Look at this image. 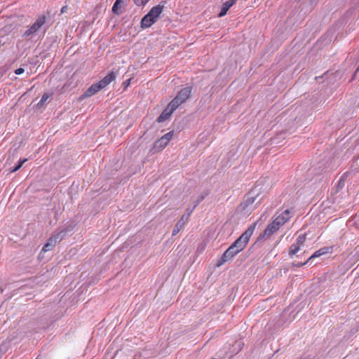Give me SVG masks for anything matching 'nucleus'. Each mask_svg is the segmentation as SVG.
Listing matches in <instances>:
<instances>
[{
	"label": "nucleus",
	"instance_id": "12",
	"mask_svg": "<svg viewBox=\"0 0 359 359\" xmlns=\"http://www.w3.org/2000/svg\"><path fill=\"white\" fill-rule=\"evenodd\" d=\"M188 220L185 219V215H182L180 219L177 222V223L174 226L172 230V235H177L184 227V224L187 222Z\"/></svg>",
	"mask_w": 359,
	"mask_h": 359
},
{
	"label": "nucleus",
	"instance_id": "6",
	"mask_svg": "<svg viewBox=\"0 0 359 359\" xmlns=\"http://www.w3.org/2000/svg\"><path fill=\"white\" fill-rule=\"evenodd\" d=\"M332 250H333V246H327V247L322 248L319 249L318 250L316 251L311 257H309L307 259V262H310L311 263L312 260L314 258L319 257L321 255H325L327 253H331L332 252Z\"/></svg>",
	"mask_w": 359,
	"mask_h": 359
},
{
	"label": "nucleus",
	"instance_id": "24",
	"mask_svg": "<svg viewBox=\"0 0 359 359\" xmlns=\"http://www.w3.org/2000/svg\"><path fill=\"white\" fill-rule=\"evenodd\" d=\"M119 4H117V2H116V1L114 4L113 7H112V11H113L114 13L119 14V13H121V12L118 11Z\"/></svg>",
	"mask_w": 359,
	"mask_h": 359
},
{
	"label": "nucleus",
	"instance_id": "21",
	"mask_svg": "<svg viewBox=\"0 0 359 359\" xmlns=\"http://www.w3.org/2000/svg\"><path fill=\"white\" fill-rule=\"evenodd\" d=\"M50 94L44 93L42 95V97H41V100L37 104V106L38 107H42L43 105V104L46 102V100L50 97Z\"/></svg>",
	"mask_w": 359,
	"mask_h": 359
},
{
	"label": "nucleus",
	"instance_id": "7",
	"mask_svg": "<svg viewBox=\"0 0 359 359\" xmlns=\"http://www.w3.org/2000/svg\"><path fill=\"white\" fill-rule=\"evenodd\" d=\"M101 89H102V88L101 87L99 82L97 83L93 84L91 86H90L86 90L85 93L83 95V97H91L93 95H95L96 93H97L99 90H100Z\"/></svg>",
	"mask_w": 359,
	"mask_h": 359
},
{
	"label": "nucleus",
	"instance_id": "27",
	"mask_svg": "<svg viewBox=\"0 0 359 359\" xmlns=\"http://www.w3.org/2000/svg\"><path fill=\"white\" fill-rule=\"evenodd\" d=\"M25 72V69L23 68H18L15 71V73L18 75H20L22 74Z\"/></svg>",
	"mask_w": 359,
	"mask_h": 359
},
{
	"label": "nucleus",
	"instance_id": "18",
	"mask_svg": "<svg viewBox=\"0 0 359 359\" xmlns=\"http://www.w3.org/2000/svg\"><path fill=\"white\" fill-rule=\"evenodd\" d=\"M273 222L277 225L278 226L280 227L283 226L285 223L287 222V218L285 219L283 216H278L276 219L273 220Z\"/></svg>",
	"mask_w": 359,
	"mask_h": 359
},
{
	"label": "nucleus",
	"instance_id": "29",
	"mask_svg": "<svg viewBox=\"0 0 359 359\" xmlns=\"http://www.w3.org/2000/svg\"><path fill=\"white\" fill-rule=\"evenodd\" d=\"M187 211V215H185V219H186V220H188L189 216L192 213L193 209H191V210L188 209Z\"/></svg>",
	"mask_w": 359,
	"mask_h": 359
},
{
	"label": "nucleus",
	"instance_id": "23",
	"mask_svg": "<svg viewBox=\"0 0 359 359\" xmlns=\"http://www.w3.org/2000/svg\"><path fill=\"white\" fill-rule=\"evenodd\" d=\"M149 0H133L135 5L138 6H144Z\"/></svg>",
	"mask_w": 359,
	"mask_h": 359
},
{
	"label": "nucleus",
	"instance_id": "32",
	"mask_svg": "<svg viewBox=\"0 0 359 359\" xmlns=\"http://www.w3.org/2000/svg\"><path fill=\"white\" fill-rule=\"evenodd\" d=\"M4 44V42L2 41V39H0V48Z\"/></svg>",
	"mask_w": 359,
	"mask_h": 359
},
{
	"label": "nucleus",
	"instance_id": "30",
	"mask_svg": "<svg viewBox=\"0 0 359 359\" xmlns=\"http://www.w3.org/2000/svg\"><path fill=\"white\" fill-rule=\"evenodd\" d=\"M68 10V7L67 6H64L62 8H61V11H60V13H65L67 12V11Z\"/></svg>",
	"mask_w": 359,
	"mask_h": 359
},
{
	"label": "nucleus",
	"instance_id": "19",
	"mask_svg": "<svg viewBox=\"0 0 359 359\" xmlns=\"http://www.w3.org/2000/svg\"><path fill=\"white\" fill-rule=\"evenodd\" d=\"M27 161V158L20 159L18 165H15L14 168L10 169V172H14L18 170Z\"/></svg>",
	"mask_w": 359,
	"mask_h": 359
},
{
	"label": "nucleus",
	"instance_id": "17",
	"mask_svg": "<svg viewBox=\"0 0 359 359\" xmlns=\"http://www.w3.org/2000/svg\"><path fill=\"white\" fill-rule=\"evenodd\" d=\"M300 250V246L297 245L295 243L292 244L290 248V250H289V255L290 257H292L293 255H294L296 253H297Z\"/></svg>",
	"mask_w": 359,
	"mask_h": 359
},
{
	"label": "nucleus",
	"instance_id": "2",
	"mask_svg": "<svg viewBox=\"0 0 359 359\" xmlns=\"http://www.w3.org/2000/svg\"><path fill=\"white\" fill-rule=\"evenodd\" d=\"M258 195V194L255 193L254 189L251 190L248 193L245 201L241 203L239 209L244 212L245 214L251 213L261 203V201L259 200L256 202L255 205H253L255 203Z\"/></svg>",
	"mask_w": 359,
	"mask_h": 359
},
{
	"label": "nucleus",
	"instance_id": "33",
	"mask_svg": "<svg viewBox=\"0 0 359 359\" xmlns=\"http://www.w3.org/2000/svg\"><path fill=\"white\" fill-rule=\"evenodd\" d=\"M302 359H313V358L311 357V355H308Z\"/></svg>",
	"mask_w": 359,
	"mask_h": 359
},
{
	"label": "nucleus",
	"instance_id": "4",
	"mask_svg": "<svg viewBox=\"0 0 359 359\" xmlns=\"http://www.w3.org/2000/svg\"><path fill=\"white\" fill-rule=\"evenodd\" d=\"M46 22V16L41 15L39 16L36 22L27 29L26 30L24 34V37H28L34 34L35 32H36L41 27L44 25Z\"/></svg>",
	"mask_w": 359,
	"mask_h": 359
},
{
	"label": "nucleus",
	"instance_id": "26",
	"mask_svg": "<svg viewBox=\"0 0 359 359\" xmlns=\"http://www.w3.org/2000/svg\"><path fill=\"white\" fill-rule=\"evenodd\" d=\"M309 262H307V259H306L305 262H293L292 263V265L293 266H295V267H301V266H302L305 265L306 264H307V263H309Z\"/></svg>",
	"mask_w": 359,
	"mask_h": 359
},
{
	"label": "nucleus",
	"instance_id": "3",
	"mask_svg": "<svg viewBox=\"0 0 359 359\" xmlns=\"http://www.w3.org/2000/svg\"><path fill=\"white\" fill-rule=\"evenodd\" d=\"M65 235V231H62L52 235L47 241V243L43 245L42 251L46 252L52 250L58 241H60Z\"/></svg>",
	"mask_w": 359,
	"mask_h": 359
},
{
	"label": "nucleus",
	"instance_id": "28",
	"mask_svg": "<svg viewBox=\"0 0 359 359\" xmlns=\"http://www.w3.org/2000/svg\"><path fill=\"white\" fill-rule=\"evenodd\" d=\"M204 198L205 197L203 196H200V198L198 199L196 204L194 205L193 209L195 208L199 204V203L202 201Z\"/></svg>",
	"mask_w": 359,
	"mask_h": 359
},
{
	"label": "nucleus",
	"instance_id": "9",
	"mask_svg": "<svg viewBox=\"0 0 359 359\" xmlns=\"http://www.w3.org/2000/svg\"><path fill=\"white\" fill-rule=\"evenodd\" d=\"M116 79V74L114 72H109L106 76H104L102 80L99 81L101 87L102 88H105L107 85H109L111 81H113Z\"/></svg>",
	"mask_w": 359,
	"mask_h": 359
},
{
	"label": "nucleus",
	"instance_id": "5",
	"mask_svg": "<svg viewBox=\"0 0 359 359\" xmlns=\"http://www.w3.org/2000/svg\"><path fill=\"white\" fill-rule=\"evenodd\" d=\"M279 229L280 227L276 225V224L272 221V222L267 225L263 233L260 235V237L267 238L276 232Z\"/></svg>",
	"mask_w": 359,
	"mask_h": 359
},
{
	"label": "nucleus",
	"instance_id": "34",
	"mask_svg": "<svg viewBox=\"0 0 359 359\" xmlns=\"http://www.w3.org/2000/svg\"><path fill=\"white\" fill-rule=\"evenodd\" d=\"M122 0H116V2H117V4H121Z\"/></svg>",
	"mask_w": 359,
	"mask_h": 359
},
{
	"label": "nucleus",
	"instance_id": "25",
	"mask_svg": "<svg viewBox=\"0 0 359 359\" xmlns=\"http://www.w3.org/2000/svg\"><path fill=\"white\" fill-rule=\"evenodd\" d=\"M172 132H169L162 137L166 140L167 142H169L171 138L172 137Z\"/></svg>",
	"mask_w": 359,
	"mask_h": 359
},
{
	"label": "nucleus",
	"instance_id": "31",
	"mask_svg": "<svg viewBox=\"0 0 359 359\" xmlns=\"http://www.w3.org/2000/svg\"><path fill=\"white\" fill-rule=\"evenodd\" d=\"M130 79H128L127 81L123 82V84L125 85L126 87H127L130 84Z\"/></svg>",
	"mask_w": 359,
	"mask_h": 359
},
{
	"label": "nucleus",
	"instance_id": "10",
	"mask_svg": "<svg viewBox=\"0 0 359 359\" xmlns=\"http://www.w3.org/2000/svg\"><path fill=\"white\" fill-rule=\"evenodd\" d=\"M156 22V20L147 13L142 18L141 20V27L142 29L150 27Z\"/></svg>",
	"mask_w": 359,
	"mask_h": 359
},
{
	"label": "nucleus",
	"instance_id": "16",
	"mask_svg": "<svg viewBox=\"0 0 359 359\" xmlns=\"http://www.w3.org/2000/svg\"><path fill=\"white\" fill-rule=\"evenodd\" d=\"M182 104V101L179 100L176 97L168 104V107L173 111L176 110L180 105Z\"/></svg>",
	"mask_w": 359,
	"mask_h": 359
},
{
	"label": "nucleus",
	"instance_id": "1",
	"mask_svg": "<svg viewBox=\"0 0 359 359\" xmlns=\"http://www.w3.org/2000/svg\"><path fill=\"white\" fill-rule=\"evenodd\" d=\"M256 223L250 225L247 230L224 252L217 264L219 267L226 262L231 259L238 253L242 251L247 245L250 236L255 229Z\"/></svg>",
	"mask_w": 359,
	"mask_h": 359
},
{
	"label": "nucleus",
	"instance_id": "14",
	"mask_svg": "<svg viewBox=\"0 0 359 359\" xmlns=\"http://www.w3.org/2000/svg\"><path fill=\"white\" fill-rule=\"evenodd\" d=\"M236 0H229L223 4L222 9L219 13V17L225 15L229 9L236 3Z\"/></svg>",
	"mask_w": 359,
	"mask_h": 359
},
{
	"label": "nucleus",
	"instance_id": "22",
	"mask_svg": "<svg viewBox=\"0 0 359 359\" xmlns=\"http://www.w3.org/2000/svg\"><path fill=\"white\" fill-rule=\"evenodd\" d=\"M292 210H289V209H287L285 210V211L283 212V213L281 215H280V216H283L285 219L287 218V222L289 220V219L292 217Z\"/></svg>",
	"mask_w": 359,
	"mask_h": 359
},
{
	"label": "nucleus",
	"instance_id": "8",
	"mask_svg": "<svg viewBox=\"0 0 359 359\" xmlns=\"http://www.w3.org/2000/svg\"><path fill=\"white\" fill-rule=\"evenodd\" d=\"M191 90L187 87L182 89L177 95L176 97L184 103L191 95Z\"/></svg>",
	"mask_w": 359,
	"mask_h": 359
},
{
	"label": "nucleus",
	"instance_id": "11",
	"mask_svg": "<svg viewBox=\"0 0 359 359\" xmlns=\"http://www.w3.org/2000/svg\"><path fill=\"white\" fill-rule=\"evenodd\" d=\"M164 6L158 4L156 6H154L148 13V14L152 17L154 19H155L156 21L161 15V13L163 11Z\"/></svg>",
	"mask_w": 359,
	"mask_h": 359
},
{
	"label": "nucleus",
	"instance_id": "35",
	"mask_svg": "<svg viewBox=\"0 0 359 359\" xmlns=\"http://www.w3.org/2000/svg\"><path fill=\"white\" fill-rule=\"evenodd\" d=\"M36 359H39L38 358H36Z\"/></svg>",
	"mask_w": 359,
	"mask_h": 359
},
{
	"label": "nucleus",
	"instance_id": "20",
	"mask_svg": "<svg viewBox=\"0 0 359 359\" xmlns=\"http://www.w3.org/2000/svg\"><path fill=\"white\" fill-rule=\"evenodd\" d=\"M305 241L306 234H301L297 237L295 243L301 247L304 244Z\"/></svg>",
	"mask_w": 359,
	"mask_h": 359
},
{
	"label": "nucleus",
	"instance_id": "13",
	"mask_svg": "<svg viewBox=\"0 0 359 359\" xmlns=\"http://www.w3.org/2000/svg\"><path fill=\"white\" fill-rule=\"evenodd\" d=\"M172 113L173 111L167 106V107L163 111L161 114L157 118V122H164L171 116Z\"/></svg>",
	"mask_w": 359,
	"mask_h": 359
},
{
	"label": "nucleus",
	"instance_id": "15",
	"mask_svg": "<svg viewBox=\"0 0 359 359\" xmlns=\"http://www.w3.org/2000/svg\"><path fill=\"white\" fill-rule=\"evenodd\" d=\"M168 144V142H167L166 140L163 137H161L154 142V149L156 151H161Z\"/></svg>",
	"mask_w": 359,
	"mask_h": 359
}]
</instances>
